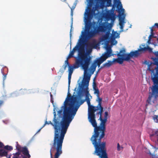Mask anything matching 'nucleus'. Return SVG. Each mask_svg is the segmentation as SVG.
Returning <instances> with one entry per match:
<instances>
[{
    "instance_id": "23",
    "label": "nucleus",
    "mask_w": 158,
    "mask_h": 158,
    "mask_svg": "<svg viewBox=\"0 0 158 158\" xmlns=\"http://www.w3.org/2000/svg\"><path fill=\"white\" fill-rule=\"evenodd\" d=\"M67 64V66L68 67V71L69 73H73L74 69H77V68H76V66L74 64L73 66L71 65L69 62Z\"/></svg>"
},
{
    "instance_id": "25",
    "label": "nucleus",
    "mask_w": 158,
    "mask_h": 158,
    "mask_svg": "<svg viewBox=\"0 0 158 158\" xmlns=\"http://www.w3.org/2000/svg\"><path fill=\"white\" fill-rule=\"evenodd\" d=\"M78 2V0H76L75 1V2H74L73 5V6L72 7H70L69 4L67 3V4L69 6L71 9V15L72 16L73 15V10H74V9H75V8L76 5Z\"/></svg>"
},
{
    "instance_id": "2",
    "label": "nucleus",
    "mask_w": 158,
    "mask_h": 158,
    "mask_svg": "<svg viewBox=\"0 0 158 158\" xmlns=\"http://www.w3.org/2000/svg\"><path fill=\"white\" fill-rule=\"evenodd\" d=\"M88 40L86 38L80 36L76 46L72 51H70L67 58L68 59L73 57L74 52L76 51H78V56L76 58L74 64L76 66V68H78L80 66H81L82 69H84L89 67L91 60L92 57L89 55L84 56L82 53L83 48L82 45L85 43Z\"/></svg>"
},
{
    "instance_id": "42",
    "label": "nucleus",
    "mask_w": 158,
    "mask_h": 158,
    "mask_svg": "<svg viewBox=\"0 0 158 158\" xmlns=\"http://www.w3.org/2000/svg\"><path fill=\"white\" fill-rule=\"evenodd\" d=\"M121 148H123L122 147H121L119 143H118L117 144V150L118 151H119L121 150Z\"/></svg>"
},
{
    "instance_id": "63",
    "label": "nucleus",
    "mask_w": 158,
    "mask_h": 158,
    "mask_svg": "<svg viewBox=\"0 0 158 158\" xmlns=\"http://www.w3.org/2000/svg\"><path fill=\"white\" fill-rule=\"evenodd\" d=\"M157 132H155V134H157Z\"/></svg>"
},
{
    "instance_id": "32",
    "label": "nucleus",
    "mask_w": 158,
    "mask_h": 158,
    "mask_svg": "<svg viewBox=\"0 0 158 158\" xmlns=\"http://www.w3.org/2000/svg\"><path fill=\"white\" fill-rule=\"evenodd\" d=\"M143 52L145 51L146 50L148 51L149 52H152V49L151 48L148 47H144L142 48L141 49Z\"/></svg>"
},
{
    "instance_id": "8",
    "label": "nucleus",
    "mask_w": 158,
    "mask_h": 158,
    "mask_svg": "<svg viewBox=\"0 0 158 158\" xmlns=\"http://www.w3.org/2000/svg\"><path fill=\"white\" fill-rule=\"evenodd\" d=\"M156 72H154V70H150L152 72L151 75V79L153 82L154 85L150 88L152 92L149 93V95L147 102L150 103L152 102L154 103V102L158 98V66L155 68Z\"/></svg>"
},
{
    "instance_id": "60",
    "label": "nucleus",
    "mask_w": 158,
    "mask_h": 158,
    "mask_svg": "<svg viewBox=\"0 0 158 158\" xmlns=\"http://www.w3.org/2000/svg\"><path fill=\"white\" fill-rule=\"evenodd\" d=\"M110 107H109L108 108V110L109 111L110 110Z\"/></svg>"
},
{
    "instance_id": "18",
    "label": "nucleus",
    "mask_w": 158,
    "mask_h": 158,
    "mask_svg": "<svg viewBox=\"0 0 158 158\" xmlns=\"http://www.w3.org/2000/svg\"><path fill=\"white\" fill-rule=\"evenodd\" d=\"M34 92H35L34 91V90L33 89H29L27 90L25 89H21L19 90V95H20L25 94H29L31 93H34Z\"/></svg>"
},
{
    "instance_id": "24",
    "label": "nucleus",
    "mask_w": 158,
    "mask_h": 158,
    "mask_svg": "<svg viewBox=\"0 0 158 158\" xmlns=\"http://www.w3.org/2000/svg\"><path fill=\"white\" fill-rule=\"evenodd\" d=\"M78 2V0H76L75 1V2H74L73 5V6L72 7H70L69 4L67 3V4L69 6L71 9V15L72 16L73 15V10H74V9H75V8L76 5Z\"/></svg>"
},
{
    "instance_id": "21",
    "label": "nucleus",
    "mask_w": 158,
    "mask_h": 158,
    "mask_svg": "<svg viewBox=\"0 0 158 158\" xmlns=\"http://www.w3.org/2000/svg\"><path fill=\"white\" fill-rule=\"evenodd\" d=\"M88 115H92L94 113L95 106L90 105L88 106Z\"/></svg>"
},
{
    "instance_id": "54",
    "label": "nucleus",
    "mask_w": 158,
    "mask_h": 158,
    "mask_svg": "<svg viewBox=\"0 0 158 158\" xmlns=\"http://www.w3.org/2000/svg\"><path fill=\"white\" fill-rule=\"evenodd\" d=\"M43 127H42L40 128L38 131L36 133V134L38 133H39V132H40V130H41V129L43 128Z\"/></svg>"
},
{
    "instance_id": "43",
    "label": "nucleus",
    "mask_w": 158,
    "mask_h": 158,
    "mask_svg": "<svg viewBox=\"0 0 158 158\" xmlns=\"http://www.w3.org/2000/svg\"><path fill=\"white\" fill-rule=\"evenodd\" d=\"M93 89L97 88L96 85V84L94 81L93 82Z\"/></svg>"
},
{
    "instance_id": "61",
    "label": "nucleus",
    "mask_w": 158,
    "mask_h": 158,
    "mask_svg": "<svg viewBox=\"0 0 158 158\" xmlns=\"http://www.w3.org/2000/svg\"><path fill=\"white\" fill-rule=\"evenodd\" d=\"M132 26V25L131 24H130V26L129 27L130 28H131Z\"/></svg>"
},
{
    "instance_id": "59",
    "label": "nucleus",
    "mask_w": 158,
    "mask_h": 158,
    "mask_svg": "<svg viewBox=\"0 0 158 158\" xmlns=\"http://www.w3.org/2000/svg\"><path fill=\"white\" fill-rule=\"evenodd\" d=\"M63 2H66V0H61Z\"/></svg>"
},
{
    "instance_id": "44",
    "label": "nucleus",
    "mask_w": 158,
    "mask_h": 158,
    "mask_svg": "<svg viewBox=\"0 0 158 158\" xmlns=\"http://www.w3.org/2000/svg\"><path fill=\"white\" fill-rule=\"evenodd\" d=\"M153 36V35H150L148 37V42L149 43L151 40L152 37Z\"/></svg>"
},
{
    "instance_id": "17",
    "label": "nucleus",
    "mask_w": 158,
    "mask_h": 158,
    "mask_svg": "<svg viewBox=\"0 0 158 158\" xmlns=\"http://www.w3.org/2000/svg\"><path fill=\"white\" fill-rule=\"evenodd\" d=\"M124 57H119L117 59H115L114 58V60H115V62H117L120 64L123 63L124 61H128L129 60L128 57L127 56V54L123 55Z\"/></svg>"
},
{
    "instance_id": "41",
    "label": "nucleus",
    "mask_w": 158,
    "mask_h": 158,
    "mask_svg": "<svg viewBox=\"0 0 158 158\" xmlns=\"http://www.w3.org/2000/svg\"><path fill=\"white\" fill-rule=\"evenodd\" d=\"M98 8V7L96 6L95 7H93L92 10L90 9V10L94 12H95V11Z\"/></svg>"
},
{
    "instance_id": "35",
    "label": "nucleus",
    "mask_w": 158,
    "mask_h": 158,
    "mask_svg": "<svg viewBox=\"0 0 158 158\" xmlns=\"http://www.w3.org/2000/svg\"><path fill=\"white\" fill-rule=\"evenodd\" d=\"M1 72L3 76V84H4V81L6 79V74H5L4 73L3 70L2 69H1Z\"/></svg>"
},
{
    "instance_id": "46",
    "label": "nucleus",
    "mask_w": 158,
    "mask_h": 158,
    "mask_svg": "<svg viewBox=\"0 0 158 158\" xmlns=\"http://www.w3.org/2000/svg\"><path fill=\"white\" fill-rule=\"evenodd\" d=\"M110 32L109 31H107L106 32V35L105 36H104L103 37V38H104L106 36H108L110 35Z\"/></svg>"
},
{
    "instance_id": "57",
    "label": "nucleus",
    "mask_w": 158,
    "mask_h": 158,
    "mask_svg": "<svg viewBox=\"0 0 158 158\" xmlns=\"http://www.w3.org/2000/svg\"><path fill=\"white\" fill-rule=\"evenodd\" d=\"M104 67H105V66H104V64H103L102 65L101 67V68H100V69H102V68H104Z\"/></svg>"
},
{
    "instance_id": "27",
    "label": "nucleus",
    "mask_w": 158,
    "mask_h": 158,
    "mask_svg": "<svg viewBox=\"0 0 158 158\" xmlns=\"http://www.w3.org/2000/svg\"><path fill=\"white\" fill-rule=\"evenodd\" d=\"M115 61V60H113L112 61L108 60H107V62L104 64V66H105L106 67H110Z\"/></svg>"
},
{
    "instance_id": "31",
    "label": "nucleus",
    "mask_w": 158,
    "mask_h": 158,
    "mask_svg": "<svg viewBox=\"0 0 158 158\" xmlns=\"http://www.w3.org/2000/svg\"><path fill=\"white\" fill-rule=\"evenodd\" d=\"M73 18L72 19V22L71 23V29L70 31V49L71 48V37H72V33L71 32L72 30V28H73Z\"/></svg>"
},
{
    "instance_id": "39",
    "label": "nucleus",
    "mask_w": 158,
    "mask_h": 158,
    "mask_svg": "<svg viewBox=\"0 0 158 158\" xmlns=\"http://www.w3.org/2000/svg\"><path fill=\"white\" fill-rule=\"evenodd\" d=\"M111 43L113 45H115L117 43V41L115 40V39H111Z\"/></svg>"
},
{
    "instance_id": "64",
    "label": "nucleus",
    "mask_w": 158,
    "mask_h": 158,
    "mask_svg": "<svg viewBox=\"0 0 158 158\" xmlns=\"http://www.w3.org/2000/svg\"><path fill=\"white\" fill-rule=\"evenodd\" d=\"M155 158H158V157H156Z\"/></svg>"
},
{
    "instance_id": "26",
    "label": "nucleus",
    "mask_w": 158,
    "mask_h": 158,
    "mask_svg": "<svg viewBox=\"0 0 158 158\" xmlns=\"http://www.w3.org/2000/svg\"><path fill=\"white\" fill-rule=\"evenodd\" d=\"M19 95H20L19 93L17 91H15L8 95L7 97L8 98L15 97H17Z\"/></svg>"
},
{
    "instance_id": "30",
    "label": "nucleus",
    "mask_w": 158,
    "mask_h": 158,
    "mask_svg": "<svg viewBox=\"0 0 158 158\" xmlns=\"http://www.w3.org/2000/svg\"><path fill=\"white\" fill-rule=\"evenodd\" d=\"M119 35V33L116 31L114 32V33L112 35L111 39H114L116 38H119L120 37Z\"/></svg>"
},
{
    "instance_id": "29",
    "label": "nucleus",
    "mask_w": 158,
    "mask_h": 158,
    "mask_svg": "<svg viewBox=\"0 0 158 158\" xmlns=\"http://www.w3.org/2000/svg\"><path fill=\"white\" fill-rule=\"evenodd\" d=\"M126 51L124 49H123L122 50H120L119 52L117 54V55L118 56H121V57H124V56L125 54H125V52Z\"/></svg>"
},
{
    "instance_id": "28",
    "label": "nucleus",
    "mask_w": 158,
    "mask_h": 158,
    "mask_svg": "<svg viewBox=\"0 0 158 158\" xmlns=\"http://www.w3.org/2000/svg\"><path fill=\"white\" fill-rule=\"evenodd\" d=\"M97 61L94 60L91 66V70L92 71L93 73L95 70L97 66Z\"/></svg>"
},
{
    "instance_id": "45",
    "label": "nucleus",
    "mask_w": 158,
    "mask_h": 158,
    "mask_svg": "<svg viewBox=\"0 0 158 158\" xmlns=\"http://www.w3.org/2000/svg\"><path fill=\"white\" fill-rule=\"evenodd\" d=\"M153 60L156 63H157L158 61V57L156 58L155 57L154 58H153Z\"/></svg>"
},
{
    "instance_id": "38",
    "label": "nucleus",
    "mask_w": 158,
    "mask_h": 158,
    "mask_svg": "<svg viewBox=\"0 0 158 158\" xmlns=\"http://www.w3.org/2000/svg\"><path fill=\"white\" fill-rule=\"evenodd\" d=\"M97 97L98 99L97 100V101L98 102L99 105H102L101 102L102 101V99L99 97V95Z\"/></svg>"
},
{
    "instance_id": "62",
    "label": "nucleus",
    "mask_w": 158,
    "mask_h": 158,
    "mask_svg": "<svg viewBox=\"0 0 158 158\" xmlns=\"http://www.w3.org/2000/svg\"><path fill=\"white\" fill-rule=\"evenodd\" d=\"M154 135V134H152L151 135V136H153Z\"/></svg>"
},
{
    "instance_id": "50",
    "label": "nucleus",
    "mask_w": 158,
    "mask_h": 158,
    "mask_svg": "<svg viewBox=\"0 0 158 158\" xmlns=\"http://www.w3.org/2000/svg\"><path fill=\"white\" fill-rule=\"evenodd\" d=\"M2 121L5 124H7L8 123V120H3Z\"/></svg>"
},
{
    "instance_id": "7",
    "label": "nucleus",
    "mask_w": 158,
    "mask_h": 158,
    "mask_svg": "<svg viewBox=\"0 0 158 158\" xmlns=\"http://www.w3.org/2000/svg\"><path fill=\"white\" fill-rule=\"evenodd\" d=\"M86 0L88 2V4L84 13V21L85 23V29L84 31H82L81 34V37L85 38H87L88 36V34L90 31V29L91 27H93V24L91 21L95 14V12L92 11L89 13L90 9L89 8V7H90L93 5L94 0Z\"/></svg>"
},
{
    "instance_id": "33",
    "label": "nucleus",
    "mask_w": 158,
    "mask_h": 158,
    "mask_svg": "<svg viewBox=\"0 0 158 158\" xmlns=\"http://www.w3.org/2000/svg\"><path fill=\"white\" fill-rule=\"evenodd\" d=\"M100 110L98 112H97L96 114H100V116L102 115V113L103 111V108L101 106L99 109Z\"/></svg>"
},
{
    "instance_id": "52",
    "label": "nucleus",
    "mask_w": 158,
    "mask_h": 158,
    "mask_svg": "<svg viewBox=\"0 0 158 158\" xmlns=\"http://www.w3.org/2000/svg\"><path fill=\"white\" fill-rule=\"evenodd\" d=\"M46 124H48V122L46 121L45 123L42 126V127H44Z\"/></svg>"
},
{
    "instance_id": "12",
    "label": "nucleus",
    "mask_w": 158,
    "mask_h": 158,
    "mask_svg": "<svg viewBox=\"0 0 158 158\" xmlns=\"http://www.w3.org/2000/svg\"><path fill=\"white\" fill-rule=\"evenodd\" d=\"M106 52L103 54L102 56L98 59L95 60L98 61L97 64L98 63L102 64L107 58L113 55L112 54V49L110 47L107 46L106 47Z\"/></svg>"
},
{
    "instance_id": "48",
    "label": "nucleus",
    "mask_w": 158,
    "mask_h": 158,
    "mask_svg": "<svg viewBox=\"0 0 158 158\" xmlns=\"http://www.w3.org/2000/svg\"><path fill=\"white\" fill-rule=\"evenodd\" d=\"M156 27L157 28H158V23H155L152 26V27Z\"/></svg>"
},
{
    "instance_id": "11",
    "label": "nucleus",
    "mask_w": 158,
    "mask_h": 158,
    "mask_svg": "<svg viewBox=\"0 0 158 158\" xmlns=\"http://www.w3.org/2000/svg\"><path fill=\"white\" fill-rule=\"evenodd\" d=\"M108 113L107 111H105V115L104 116V118L103 119L102 117V115L100 116L99 119L101 121L100 127L99 128L102 130V134L99 136V140L100 139H102L103 138L105 135V132L106 130V124L107 121V119L108 118Z\"/></svg>"
},
{
    "instance_id": "9",
    "label": "nucleus",
    "mask_w": 158,
    "mask_h": 158,
    "mask_svg": "<svg viewBox=\"0 0 158 158\" xmlns=\"http://www.w3.org/2000/svg\"><path fill=\"white\" fill-rule=\"evenodd\" d=\"M110 24L107 25L106 23H103L102 19H99L97 22H94L93 30L90 31L86 38L89 40L101 32H105L107 29H110Z\"/></svg>"
},
{
    "instance_id": "20",
    "label": "nucleus",
    "mask_w": 158,
    "mask_h": 158,
    "mask_svg": "<svg viewBox=\"0 0 158 158\" xmlns=\"http://www.w3.org/2000/svg\"><path fill=\"white\" fill-rule=\"evenodd\" d=\"M75 94V93L74 92L73 93V95L71 96L70 97L69 96V95H70L71 94L69 92V86L68 85V95H67V97L65 100H66V99L67 98H68V105H70L69 103H70V102H71L72 100L73 99V98H71V97L73 96H74V97H75L76 96V95H77V94Z\"/></svg>"
},
{
    "instance_id": "49",
    "label": "nucleus",
    "mask_w": 158,
    "mask_h": 158,
    "mask_svg": "<svg viewBox=\"0 0 158 158\" xmlns=\"http://www.w3.org/2000/svg\"><path fill=\"white\" fill-rule=\"evenodd\" d=\"M86 102H87V104H88V106L91 105L90 100L88 101H86Z\"/></svg>"
},
{
    "instance_id": "1",
    "label": "nucleus",
    "mask_w": 158,
    "mask_h": 158,
    "mask_svg": "<svg viewBox=\"0 0 158 158\" xmlns=\"http://www.w3.org/2000/svg\"><path fill=\"white\" fill-rule=\"evenodd\" d=\"M51 98L50 101L52 103L54 107V117L53 123L51 121L48 122V124L52 125L54 129V137L53 142L50 144V152H53L56 150H62V144L64 137L67 131L65 128L63 129L61 124L60 123V119L59 118H56V113L58 108L56 104L54 103L52 95L50 93Z\"/></svg>"
},
{
    "instance_id": "3",
    "label": "nucleus",
    "mask_w": 158,
    "mask_h": 158,
    "mask_svg": "<svg viewBox=\"0 0 158 158\" xmlns=\"http://www.w3.org/2000/svg\"><path fill=\"white\" fill-rule=\"evenodd\" d=\"M95 114L92 115H88V118L89 122L94 127V134L92 136L90 140L95 148V151L94 154L97 156H100L106 153V148L105 142H101V139L99 140V131L102 133V130L100 129V126H98L95 119Z\"/></svg>"
},
{
    "instance_id": "40",
    "label": "nucleus",
    "mask_w": 158,
    "mask_h": 158,
    "mask_svg": "<svg viewBox=\"0 0 158 158\" xmlns=\"http://www.w3.org/2000/svg\"><path fill=\"white\" fill-rule=\"evenodd\" d=\"M94 94H97V96H98L99 94V90L98 89L96 88L94 89Z\"/></svg>"
},
{
    "instance_id": "34",
    "label": "nucleus",
    "mask_w": 158,
    "mask_h": 158,
    "mask_svg": "<svg viewBox=\"0 0 158 158\" xmlns=\"http://www.w3.org/2000/svg\"><path fill=\"white\" fill-rule=\"evenodd\" d=\"M72 73H69L68 75V85L69 88L70 87V85L71 82V76Z\"/></svg>"
},
{
    "instance_id": "10",
    "label": "nucleus",
    "mask_w": 158,
    "mask_h": 158,
    "mask_svg": "<svg viewBox=\"0 0 158 158\" xmlns=\"http://www.w3.org/2000/svg\"><path fill=\"white\" fill-rule=\"evenodd\" d=\"M89 68L83 69L84 70V77L81 84L79 83L78 88H88L89 81L91 75L88 72Z\"/></svg>"
},
{
    "instance_id": "15",
    "label": "nucleus",
    "mask_w": 158,
    "mask_h": 158,
    "mask_svg": "<svg viewBox=\"0 0 158 158\" xmlns=\"http://www.w3.org/2000/svg\"><path fill=\"white\" fill-rule=\"evenodd\" d=\"M139 48L137 50L135 51H131L129 53L127 54V56L128 57V59L129 60H130V59L132 57H137L141 54L143 51L141 50L142 47L141 46H139Z\"/></svg>"
},
{
    "instance_id": "6",
    "label": "nucleus",
    "mask_w": 158,
    "mask_h": 158,
    "mask_svg": "<svg viewBox=\"0 0 158 158\" xmlns=\"http://www.w3.org/2000/svg\"><path fill=\"white\" fill-rule=\"evenodd\" d=\"M89 88H75L74 90L77 91V95L75 97L72 96L73 98L72 101L77 111L78 110L80 106L85 101L90 100L89 97L91 98L92 97L90 95L88 90Z\"/></svg>"
},
{
    "instance_id": "16",
    "label": "nucleus",
    "mask_w": 158,
    "mask_h": 158,
    "mask_svg": "<svg viewBox=\"0 0 158 158\" xmlns=\"http://www.w3.org/2000/svg\"><path fill=\"white\" fill-rule=\"evenodd\" d=\"M51 158H58L62 153V150H56L51 153L50 150Z\"/></svg>"
},
{
    "instance_id": "13",
    "label": "nucleus",
    "mask_w": 158,
    "mask_h": 158,
    "mask_svg": "<svg viewBox=\"0 0 158 158\" xmlns=\"http://www.w3.org/2000/svg\"><path fill=\"white\" fill-rule=\"evenodd\" d=\"M125 9H122L121 11H118V17L119 19V25L120 26V29H121L120 32H122L123 31V28L124 26V24L126 23L125 21L126 17V15L124 13Z\"/></svg>"
},
{
    "instance_id": "5",
    "label": "nucleus",
    "mask_w": 158,
    "mask_h": 158,
    "mask_svg": "<svg viewBox=\"0 0 158 158\" xmlns=\"http://www.w3.org/2000/svg\"><path fill=\"white\" fill-rule=\"evenodd\" d=\"M16 149L18 152L13 154H9V152L13 149L11 146H4L3 144L0 141V157L6 156L7 158H30L31 156L27 147H21L16 142Z\"/></svg>"
},
{
    "instance_id": "47",
    "label": "nucleus",
    "mask_w": 158,
    "mask_h": 158,
    "mask_svg": "<svg viewBox=\"0 0 158 158\" xmlns=\"http://www.w3.org/2000/svg\"><path fill=\"white\" fill-rule=\"evenodd\" d=\"M153 27H150V28L151 29V35H153Z\"/></svg>"
},
{
    "instance_id": "58",
    "label": "nucleus",
    "mask_w": 158,
    "mask_h": 158,
    "mask_svg": "<svg viewBox=\"0 0 158 158\" xmlns=\"http://www.w3.org/2000/svg\"><path fill=\"white\" fill-rule=\"evenodd\" d=\"M141 46L143 47H144L145 46V44H142L141 45Z\"/></svg>"
},
{
    "instance_id": "14",
    "label": "nucleus",
    "mask_w": 158,
    "mask_h": 158,
    "mask_svg": "<svg viewBox=\"0 0 158 158\" xmlns=\"http://www.w3.org/2000/svg\"><path fill=\"white\" fill-rule=\"evenodd\" d=\"M114 12V10L113 8L110 10L106 11L104 15L105 18L107 21L110 20L112 21H114L115 19V15Z\"/></svg>"
},
{
    "instance_id": "55",
    "label": "nucleus",
    "mask_w": 158,
    "mask_h": 158,
    "mask_svg": "<svg viewBox=\"0 0 158 158\" xmlns=\"http://www.w3.org/2000/svg\"><path fill=\"white\" fill-rule=\"evenodd\" d=\"M99 46V45L98 44H96L95 46L94 47V48H96L98 47V46Z\"/></svg>"
},
{
    "instance_id": "53",
    "label": "nucleus",
    "mask_w": 158,
    "mask_h": 158,
    "mask_svg": "<svg viewBox=\"0 0 158 158\" xmlns=\"http://www.w3.org/2000/svg\"><path fill=\"white\" fill-rule=\"evenodd\" d=\"M158 118V116H157V115H156L155 116V117L154 118V120H155V119H156V120H157Z\"/></svg>"
},
{
    "instance_id": "51",
    "label": "nucleus",
    "mask_w": 158,
    "mask_h": 158,
    "mask_svg": "<svg viewBox=\"0 0 158 158\" xmlns=\"http://www.w3.org/2000/svg\"><path fill=\"white\" fill-rule=\"evenodd\" d=\"M154 54L156 56L158 57V51L156 52Z\"/></svg>"
},
{
    "instance_id": "19",
    "label": "nucleus",
    "mask_w": 158,
    "mask_h": 158,
    "mask_svg": "<svg viewBox=\"0 0 158 158\" xmlns=\"http://www.w3.org/2000/svg\"><path fill=\"white\" fill-rule=\"evenodd\" d=\"M114 3L117 4L116 8L118 11H121L122 9H123L121 2L119 0H114Z\"/></svg>"
},
{
    "instance_id": "56",
    "label": "nucleus",
    "mask_w": 158,
    "mask_h": 158,
    "mask_svg": "<svg viewBox=\"0 0 158 158\" xmlns=\"http://www.w3.org/2000/svg\"><path fill=\"white\" fill-rule=\"evenodd\" d=\"M101 64H100V63H98V64H97V66H98V67H99L100 66V65Z\"/></svg>"
},
{
    "instance_id": "36",
    "label": "nucleus",
    "mask_w": 158,
    "mask_h": 158,
    "mask_svg": "<svg viewBox=\"0 0 158 158\" xmlns=\"http://www.w3.org/2000/svg\"><path fill=\"white\" fill-rule=\"evenodd\" d=\"M102 106V105H99L98 104V106H95V109L94 111V113L96 111H97L98 110H99V109Z\"/></svg>"
},
{
    "instance_id": "4",
    "label": "nucleus",
    "mask_w": 158,
    "mask_h": 158,
    "mask_svg": "<svg viewBox=\"0 0 158 158\" xmlns=\"http://www.w3.org/2000/svg\"><path fill=\"white\" fill-rule=\"evenodd\" d=\"M68 98L65 100L60 110L58 111V117H56L60 119L63 129L65 128L67 130L77 112L72 101L69 103L70 105L68 104Z\"/></svg>"
},
{
    "instance_id": "37",
    "label": "nucleus",
    "mask_w": 158,
    "mask_h": 158,
    "mask_svg": "<svg viewBox=\"0 0 158 158\" xmlns=\"http://www.w3.org/2000/svg\"><path fill=\"white\" fill-rule=\"evenodd\" d=\"M99 156L100 157V158H108L106 153L102 154L101 155Z\"/></svg>"
},
{
    "instance_id": "22",
    "label": "nucleus",
    "mask_w": 158,
    "mask_h": 158,
    "mask_svg": "<svg viewBox=\"0 0 158 158\" xmlns=\"http://www.w3.org/2000/svg\"><path fill=\"white\" fill-rule=\"evenodd\" d=\"M68 63V58L64 62V64L62 66V67L60 69L59 72L62 73H63L64 71L66 69L67 67V64Z\"/></svg>"
}]
</instances>
